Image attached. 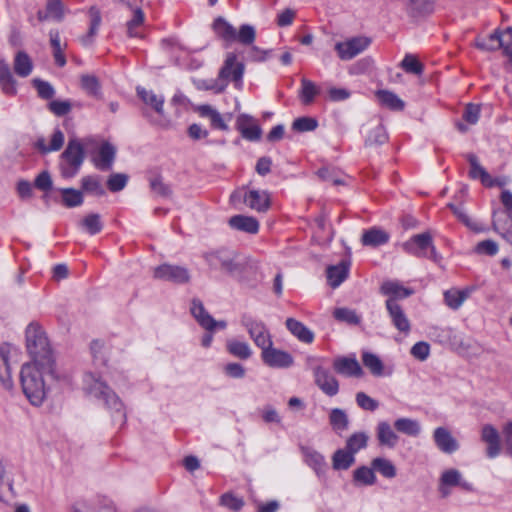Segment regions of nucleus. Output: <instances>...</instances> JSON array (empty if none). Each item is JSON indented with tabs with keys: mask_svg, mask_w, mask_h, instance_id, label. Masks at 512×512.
Instances as JSON below:
<instances>
[{
	"mask_svg": "<svg viewBox=\"0 0 512 512\" xmlns=\"http://www.w3.org/2000/svg\"><path fill=\"white\" fill-rule=\"evenodd\" d=\"M45 9L56 21H61L64 17V6L61 0H47Z\"/></svg>",
	"mask_w": 512,
	"mask_h": 512,
	"instance_id": "nucleus-64",
	"label": "nucleus"
},
{
	"mask_svg": "<svg viewBox=\"0 0 512 512\" xmlns=\"http://www.w3.org/2000/svg\"><path fill=\"white\" fill-rule=\"evenodd\" d=\"M316 385L328 396H335L339 391L338 380L330 371L322 366H316L313 369Z\"/></svg>",
	"mask_w": 512,
	"mask_h": 512,
	"instance_id": "nucleus-15",
	"label": "nucleus"
},
{
	"mask_svg": "<svg viewBox=\"0 0 512 512\" xmlns=\"http://www.w3.org/2000/svg\"><path fill=\"white\" fill-rule=\"evenodd\" d=\"M229 225L239 231L255 234L259 230V222L251 216L235 215L229 219Z\"/></svg>",
	"mask_w": 512,
	"mask_h": 512,
	"instance_id": "nucleus-33",
	"label": "nucleus"
},
{
	"mask_svg": "<svg viewBox=\"0 0 512 512\" xmlns=\"http://www.w3.org/2000/svg\"><path fill=\"white\" fill-rule=\"evenodd\" d=\"M388 140V135L383 127V125L379 124L374 129H372L365 141L366 145H382Z\"/></svg>",
	"mask_w": 512,
	"mask_h": 512,
	"instance_id": "nucleus-58",
	"label": "nucleus"
},
{
	"mask_svg": "<svg viewBox=\"0 0 512 512\" xmlns=\"http://www.w3.org/2000/svg\"><path fill=\"white\" fill-rule=\"evenodd\" d=\"M261 358L268 367L277 369L289 368L294 363V359L290 353L274 348L273 345L261 351Z\"/></svg>",
	"mask_w": 512,
	"mask_h": 512,
	"instance_id": "nucleus-13",
	"label": "nucleus"
},
{
	"mask_svg": "<svg viewBox=\"0 0 512 512\" xmlns=\"http://www.w3.org/2000/svg\"><path fill=\"white\" fill-rule=\"evenodd\" d=\"M481 440L487 445L486 455L489 458L497 457L501 452L500 435L498 430L490 425L485 424L481 429Z\"/></svg>",
	"mask_w": 512,
	"mask_h": 512,
	"instance_id": "nucleus-18",
	"label": "nucleus"
},
{
	"mask_svg": "<svg viewBox=\"0 0 512 512\" xmlns=\"http://www.w3.org/2000/svg\"><path fill=\"white\" fill-rule=\"evenodd\" d=\"M318 93L319 88L312 81L306 78L301 80L300 99L303 104L312 103Z\"/></svg>",
	"mask_w": 512,
	"mask_h": 512,
	"instance_id": "nucleus-54",
	"label": "nucleus"
},
{
	"mask_svg": "<svg viewBox=\"0 0 512 512\" xmlns=\"http://www.w3.org/2000/svg\"><path fill=\"white\" fill-rule=\"evenodd\" d=\"M400 67L406 72L414 75H421L424 70L423 64L413 54H406L400 63Z\"/></svg>",
	"mask_w": 512,
	"mask_h": 512,
	"instance_id": "nucleus-51",
	"label": "nucleus"
},
{
	"mask_svg": "<svg viewBox=\"0 0 512 512\" xmlns=\"http://www.w3.org/2000/svg\"><path fill=\"white\" fill-rule=\"evenodd\" d=\"M90 350L95 366H106L107 363V348L105 344L100 340H94L91 342Z\"/></svg>",
	"mask_w": 512,
	"mask_h": 512,
	"instance_id": "nucleus-50",
	"label": "nucleus"
},
{
	"mask_svg": "<svg viewBox=\"0 0 512 512\" xmlns=\"http://www.w3.org/2000/svg\"><path fill=\"white\" fill-rule=\"evenodd\" d=\"M203 257L210 268L236 279H240L246 270L247 261L234 250L222 248L205 253Z\"/></svg>",
	"mask_w": 512,
	"mask_h": 512,
	"instance_id": "nucleus-4",
	"label": "nucleus"
},
{
	"mask_svg": "<svg viewBox=\"0 0 512 512\" xmlns=\"http://www.w3.org/2000/svg\"><path fill=\"white\" fill-rule=\"evenodd\" d=\"M302 453L306 464L310 466L318 476L325 474L327 463L322 454L310 447L302 448Z\"/></svg>",
	"mask_w": 512,
	"mask_h": 512,
	"instance_id": "nucleus-29",
	"label": "nucleus"
},
{
	"mask_svg": "<svg viewBox=\"0 0 512 512\" xmlns=\"http://www.w3.org/2000/svg\"><path fill=\"white\" fill-rule=\"evenodd\" d=\"M333 316L337 321L349 325H358L361 322V316L358 315L355 310L346 307L336 308L333 312Z\"/></svg>",
	"mask_w": 512,
	"mask_h": 512,
	"instance_id": "nucleus-48",
	"label": "nucleus"
},
{
	"mask_svg": "<svg viewBox=\"0 0 512 512\" xmlns=\"http://www.w3.org/2000/svg\"><path fill=\"white\" fill-rule=\"evenodd\" d=\"M33 63L29 55L24 51H19L14 59V71L20 77H27L31 74Z\"/></svg>",
	"mask_w": 512,
	"mask_h": 512,
	"instance_id": "nucleus-39",
	"label": "nucleus"
},
{
	"mask_svg": "<svg viewBox=\"0 0 512 512\" xmlns=\"http://www.w3.org/2000/svg\"><path fill=\"white\" fill-rule=\"evenodd\" d=\"M368 435L365 432H357L352 434L346 441V449L354 455L367 446Z\"/></svg>",
	"mask_w": 512,
	"mask_h": 512,
	"instance_id": "nucleus-53",
	"label": "nucleus"
},
{
	"mask_svg": "<svg viewBox=\"0 0 512 512\" xmlns=\"http://www.w3.org/2000/svg\"><path fill=\"white\" fill-rule=\"evenodd\" d=\"M199 115L201 117L207 118L210 121V124L213 128L227 131L228 125L226 124V121L224 119V116H222L216 109H214L210 105H201L198 108Z\"/></svg>",
	"mask_w": 512,
	"mask_h": 512,
	"instance_id": "nucleus-34",
	"label": "nucleus"
},
{
	"mask_svg": "<svg viewBox=\"0 0 512 512\" xmlns=\"http://www.w3.org/2000/svg\"><path fill=\"white\" fill-rule=\"evenodd\" d=\"M371 40L367 37H354L344 42H338L335 50L341 60H351L368 48Z\"/></svg>",
	"mask_w": 512,
	"mask_h": 512,
	"instance_id": "nucleus-12",
	"label": "nucleus"
},
{
	"mask_svg": "<svg viewBox=\"0 0 512 512\" xmlns=\"http://www.w3.org/2000/svg\"><path fill=\"white\" fill-rule=\"evenodd\" d=\"M150 188L156 195L163 198H169L172 194L171 187L164 183L160 176L150 179Z\"/></svg>",
	"mask_w": 512,
	"mask_h": 512,
	"instance_id": "nucleus-59",
	"label": "nucleus"
},
{
	"mask_svg": "<svg viewBox=\"0 0 512 512\" xmlns=\"http://www.w3.org/2000/svg\"><path fill=\"white\" fill-rule=\"evenodd\" d=\"M385 305L393 326L399 332L408 334L411 329L410 321L399 303L387 299Z\"/></svg>",
	"mask_w": 512,
	"mask_h": 512,
	"instance_id": "nucleus-16",
	"label": "nucleus"
},
{
	"mask_svg": "<svg viewBox=\"0 0 512 512\" xmlns=\"http://www.w3.org/2000/svg\"><path fill=\"white\" fill-rule=\"evenodd\" d=\"M26 347L32 358L30 363H36L44 371L52 372L55 361L45 332L35 324L26 328Z\"/></svg>",
	"mask_w": 512,
	"mask_h": 512,
	"instance_id": "nucleus-3",
	"label": "nucleus"
},
{
	"mask_svg": "<svg viewBox=\"0 0 512 512\" xmlns=\"http://www.w3.org/2000/svg\"><path fill=\"white\" fill-rule=\"evenodd\" d=\"M90 27L88 33L81 38V43L84 46H89L93 42V38L98 32L102 18L100 10L96 6L89 9Z\"/></svg>",
	"mask_w": 512,
	"mask_h": 512,
	"instance_id": "nucleus-35",
	"label": "nucleus"
},
{
	"mask_svg": "<svg viewBox=\"0 0 512 512\" xmlns=\"http://www.w3.org/2000/svg\"><path fill=\"white\" fill-rule=\"evenodd\" d=\"M470 176L474 179H480L481 183L487 187L502 186L503 183L493 179L490 174L479 164L475 155L469 156Z\"/></svg>",
	"mask_w": 512,
	"mask_h": 512,
	"instance_id": "nucleus-26",
	"label": "nucleus"
},
{
	"mask_svg": "<svg viewBox=\"0 0 512 512\" xmlns=\"http://www.w3.org/2000/svg\"><path fill=\"white\" fill-rule=\"evenodd\" d=\"M402 248L408 254L417 257H431L434 261L438 260L429 232L414 235L402 244Z\"/></svg>",
	"mask_w": 512,
	"mask_h": 512,
	"instance_id": "nucleus-9",
	"label": "nucleus"
},
{
	"mask_svg": "<svg viewBox=\"0 0 512 512\" xmlns=\"http://www.w3.org/2000/svg\"><path fill=\"white\" fill-rule=\"evenodd\" d=\"M377 439L381 445L393 448L397 444L398 436L389 423L382 421L377 425Z\"/></svg>",
	"mask_w": 512,
	"mask_h": 512,
	"instance_id": "nucleus-36",
	"label": "nucleus"
},
{
	"mask_svg": "<svg viewBox=\"0 0 512 512\" xmlns=\"http://www.w3.org/2000/svg\"><path fill=\"white\" fill-rule=\"evenodd\" d=\"M334 370L346 377H361L363 369L355 357H337L333 361Z\"/></svg>",
	"mask_w": 512,
	"mask_h": 512,
	"instance_id": "nucleus-19",
	"label": "nucleus"
},
{
	"mask_svg": "<svg viewBox=\"0 0 512 512\" xmlns=\"http://www.w3.org/2000/svg\"><path fill=\"white\" fill-rule=\"evenodd\" d=\"M212 28L217 37L226 43L229 44L236 41V29L225 18L217 17L212 24Z\"/></svg>",
	"mask_w": 512,
	"mask_h": 512,
	"instance_id": "nucleus-31",
	"label": "nucleus"
},
{
	"mask_svg": "<svg viewBox=\"0 0 512 512\" xmlns=\"http://www.w3.org/2000/svg\"><path fill=\"white\" fill-rule=\"evenodd\" d=\"M115 156V147L108 142H104L100 146L97 156L93 158V163L97 169L101 171H109L113 166Z\"/></svg>",
	"mask_w": 512,
	"mask_h": 512,
	"instance_id": "nucleus-21",
	"label": "nucleus"
},
{
	"mask_svg": "<svg viewBox=\"0 0 512 512\" xmlns=\"http://www.w3.org/2000/svg\"><path fill=\"white\" fill-rule=\"evenodd\" d=\"M256 38L255 28L250 24H243L236 30V41L242 45H251Z\"/></svg>",
	"mask_w": 512,
	"mask_h": 512,
	"instance_id": "nucleus-56",
	"label": "nucleus"
},
{
	"mask_svg": "<svg viewBox=\"0 0 512 512\" xmlns=\"http://www.w3.org/2000/svg\"><path fill=\"white\" fill-rule=\"evenodd\" d=\"M49 36H50V44L53 48V56L55 59V63L58 66L63 67L66 64V59L63 54V48L61 46L60 34L57 30H51L49 32Z\"/></svg>",
	"mask_w": 512,
	"mask_h": 512,
	"instance_id": "nucleus-46",
	"label": "nucleus"
},
{
	"mask_svg": "<svg viewBox=\"0 0 512 512\" xmlns=\"http://www.w3.org/2000/svg\"><path fill=\"white\" fill-rule=\"evenodd\" d=\"M45 376L55 379V366H53L52 372L44 371L36 363H25L21 368L20 381L23 392L31 404L35 406L41 405L46 397Z\"/></svg>",
	"mask_w": 512,
	"mask_h": 512,
	"instance_id": "nucleus-2",
	"label": "nucleus"
},
{
	"mask_svg": "<svg viewBox=\"0 0 512 512\" xmlns=\"http://www.w3.org/2000/svg\"><path fill=\"white\" fill-rule=\"evenodd\" d=\"M60 192L62 194V202L68 208L77 207L83 203V195L80 190L63 188Z\"/></svg>",
	"mask_w": 512,
	"mask_h": 512,
	"instance_id": "nucleus-49",
	"label": "nucleus"
},
{
	"mask_svg": "<svg viewBox=\"0 0 512 512\" xmlns=\"http://www.w3.org/2000/svg\"><path fill=\"white\" fill-rule=\"evenodd\" d=\"M139 0L133 1L132 6L127 7L131 11V18L126 22V34L131 38H141L142 28L145 22V13L139 5Z\"/></svg>",
	"mask_w": 512,
	"mask_h": 512,
	"instance_id": "nucleus-14",
	"label": "nucleus"
},
{
	"mask_svg": "<svg viewBox=\"0 0 512 512\" xmlns=\"http://www.w3.org/2000/svg\"><path fill=\"white\" fill-rule=\"evenodd\" d=\"M81 186L85 192L92 193L97 196H103L105 190L101 184L99 176H85L81 179Z\"/></svg>",
	"mask_w": 512,
	"mask_h": 512,
	"instance_id": "nucleus-52",
	"label": "nucleus"
},
{
	"mask_svg": "<svg viewBox=\"0 0 512 512\" xmlns=\"http://www.w3.org/2000/svg\"><path fill=\"white\" fill-rule=\"evenodd\" d=\"M138 97L143 103L153 109L158 115L164 114V96L156 94L152 90H147L144 87H137L136 89Z\"/></svg>",
	"mask_w": 512,
	"mask_h": 512,
	"instance_id": "nucleus-25",
	"label": "nucleus"
},
{
	"mask_svg": "<svg viewBox=\"0 0 512 512\" xmlns=\"http://www.w3.org/2000/svg\"><path fill=\"white\" fill-rule=\"evenodd\" d=\"M244 202L253 210L266 212L270 207V194L265 190H250L245 194Z\"/></svg>",
	"mask_w": 512,
	"mask_h": 512,
	"instance_id": "nucleus-23",
	"label": "nucleus"
},
{
	"mask_svg": "<svg viewBox=\"0 0 512 512\" xmlns=\"http://www.w3.org/2000/svg\"><path fill=\"white\" fill-rule=\"evenodd\" d=\"M0 85L5 94H16V81L7 63H0Z\"/></svg>",
	"mask_w": 512,
	"mask_h": 512,
	"instance_id": "nucleus-38",
	"label": "nucleus"
},
{
	"mask_svg": "<svg viewBox=\"0 0 512 512\" xmlns=\"http://www.w3.org/2000/svg\"><path fill=\"white\" fill-rule=\"evenodd\" d=\"M191 314L198 324L206 331L213 332L215 329H225L227 323L223 320L216 321L205 309L203 303L199 299H193L190 307Z\"/></svg>",
	"mask_w": 512,
	"mask_h": 512,
	"instance_id": "nucleus-11",
	"label": "nucleus"
},
{
	"mask_svg": "<svg viewBox=\"0 0 512 512\" xmlns=\"http://www.w3.org/2000/svg\"><path fill=\"white\" fill-rule=\"evenodd\" d=\"M83 390L86 394L100 400L111 411L114 422L123 425L126 421V411L121 399L102 381L99 373L87 371L83 376Z\"/></svg>",
	"mask_w": 512,
	"mask_h": 512,
	"instance_id": "nucleus-1",
	"label": "nucleus"
},
{
	"mask_svg": "<svg viewBox=\"0 0 512 512\" xmlns=\"http://www.w3.org/2000/svg\"><path fill=\"white\" fill-rule=\"evenodd\" d=\"M374 471L380 473L383 477L391 479L396 476V467L389 459L377 457L371 462Z\"/></svg>",
	"mask_w": 512,
	"mask_h": 512,
	"instance_id": "nucleus-45",
	"label": "nucleus"
},
{
	"mask_svg": "<svg viewBox=\"0 0 512 512\" xmlns=\"http://www.w3.org/2000/svg\"><path fill=\"white\" fill-rule=\"evenodd\" d=\"M362 362L372 375L380 377L384 374L383 362L376 354L371 352H363Z\"/></svg>",
	"mask_w": 512,
	"mask_h": 512,
	"instance_id": "nucleus-41",
	"label": "nucleus"
},
{
	"mask_svg": "<svg viewBox=\"0 0 512 512\" xmlns=\"http://www.w3.org/2000/svg\"><path fill=\"white\" fill-rule=\"evenodd\" d=\"M380 291L388 299L398 302L399 299H405L413 294V290L402 286L396 281H386L381 285Z\"/></svg>",
	"mask_w": 512,
	"mask_h": 512,
	"instance_id": "nucleus-30",
	"label": "nucleus"
},
{
	"mask_svg": "<svg viewBox=\"0 0 512 512\" xmlns=\"http://www.w3.org/2000/svg\"><path fill=\"white\" fill-rule=\"evenodd\" d=\"M397 431L408 436L416 437L421 432V425L417 420L410 418H399L394 422Z\"/></svg>",
	"mask_w": 512,
	"mask_h": 512,
	"instance_id": "nucleus-40",
	"label": "nucleus"
},
{
	"mask_svg": "<svg viewBox=\"0 0 512 512\" xmlns=\"http://www.w3.org/2000/svg\"><path fill=\"white\" fill-rule=\"evenodd\" d=\"M493 228L512 244V215L505 212H494Z\"/></svg>",
	"mask_w": 512,
	"mask_h": 512,
	"instance_id": "nucleus-27",
	"label": "nucleus"
},
{
	"mask_svg": "<svg viewBox=\"0 0 512 512\" xmlns=\"http://www.w3.org/2000/svg\"><path fill=\"white\" fill-rule=\"evenodd\" d=\"M433 7V0H409L407 12L413 17H418L431 13Z\"/></svg>",
	"mask_w": 512,
	"mask_h": 512,
	"instance_id": "nucleus-42",
	"label": "nucleus"
},
{
	"mask_svg": "<svg viewBox=\"0 0 512 512\" xmlns=\"http://www.w3.org/2000/svg\"><path fill=\"white\" fill-rule=\"evenodd\" d=\"M85 159V153L81 142L72 138L60 156L59 168L64 178H72L77 175Z\"/></svg>",
	"mask_w": 512,
	"mask_h": 512,
	"instance_id": "nucleus-6",
	"label": "nucleus"
},
{
	"mask_svg": "<svg viewBox=\"0 0 512 512\" xmlns=\"http://www.w3.org/2000/svg\"><path fill=\"white\" fill-rule=\"evenodd\" d=\"M79 225L84 231H86L90 235L98 234L103 229L101 216L98 213L88 214L81 220Z\"/></svg>",
	"mask_w": 512,
	"mask_h": 512,
	"instance_id": "nucleus-44",
	"label": "nucleus"
},
{
	"mask_svg": "<svg viewBox=\"0 0 512 512\" xmlns=\"http://www.w3.org/2000/svg\"><path fill=\"white\" fill-rule=\"evenodd\" d=\"M353 479L355 482L366 486L375 484L377 480L372 466H361L357 468L353 473Z\"/></svg>",
	"mask_w": 512,
	"mask_h": 512,
	"instance_id": "nucleus-47",
	"label": "nucleus"
},
{
	"mask_svg": "<svg viewBox=\"0 0 512 512\" xmlns=\"http://www.w3.org/2000/svg\"><path fill=\"white\" fill-rule=\"evenodd\" d=\"M390 235L380 227H372L363 231L361 243L367 247H379L388 243Z\"/></svg>",
	"mask_w": 512,
	"mask_h": 512,
	"instance_id": "nucleus-24",
	"label": "nucleus"
},
{
	"mask_svg": "<svg viewBox=\"0 0 512 512\" xmlns=\"http://www.w3.org/2000/svg\"><path fill=\"white\" fill-rule=\"evenodd\" d=\"M253 121L250 115L240 114L236 120V127L245 139L257 141L261 137V128Z\"/></svg>",
	"mask_w": 512,
	"mask_h": 512,
	"instance_id": "nucleus-20",
	"label": "nucleus"
},
{
	"mask_svg": "<svg viewBox=\"0 0 512 512\" xmlns=\"http://www.w3.org/2000/svg\"><path fill=\"white\" fill-rule=\"evenodd\" d=\"M472 291V287L450 290V308L458 309L470 297Z\"/></svg>",
	"mask_w": 512,
	"mask_h": 512,
	"instance_id": "nucleus-57",
	"label": "nucleus"
},
{
	"mask_svg": "<svg viewBox=\"0 0 512 512\" xmlns=\"http://www.w3.org/2000/svg\"><path fill=\"white\" fill-rule=\"evenodd\" d=\"M355 462V455L346 448L338 449L332 457V466L335 470H347Z\"/></svg>",
	"mask_w": 512,
	"mask_h": 512,
	"instance_id": "nucleus-37",
	"label": "nucleus"
},
{
	"mask_svg": "<svg viewBox=\"0 0 512 512\" xmlns=\"http://www.w3.org/2000/svg\"><path fill=\"white\" fill-rule=\"evenodd\" d=\"M508 39H510V43H512L511 28L506 29V31H504L501 34L498 31H495L487 37L478 39L476 45L479 49L485 51H495L500 48H503Z\"/></svg>",
	"mask_w": 512,
	"mask_h": 512,
	"instance_id": "nucleus-17",
	"label": "nucleus"
},
{
	"mask_svg": "<svg viewBox=\"0 0 512 512\" xmlns=\"http://www.w3.org/2000/svg\"><path fill=\"white\" fill-rule=\"evenodd\" d=\"M63 143H64V134L62 133V131L57 129L54 131V133L52 135L49 147L45 146L43 139L38 141V147L43 152L58 151L63 146Z\"/></svg>",
	"mask_w": 512,
	"mask_h": 512,
	"instance_id": "nucleus-60",
	"label": "nucleus"
},
{
	"mask_svg": "<svg viewBox=\"0 0 512 512\" xmlns=\"http://www.w3.org/2000/svg\"><path fill=\"white\" fill-rule=\"evenodd\" d=\"M380 103L391 110L401 111L404 109V102L393 92L379 90L376 93Z\"/></svg>",
	"mask_w": 512,
	"mask_h": 512,
	"instance_id": "nucleus-43",
	"label": "nucleus"
},
{
	"mask_svg": "<svg viewBox=\"0 0 512 512\" xmlns=\"http://www.w3.org/2000/svg\"><path fill=\"white\" fill-rule=\"evenodd\" d=\"M245 66L242 62L237 61V55L233 52L226 54L224 63L219 71L218 78L211 80L205 86L206 89L213 90L215 93H221L225 90L229 81L234 82L236 88L242 87V79Z\"/></svg>",
	"mask_w": 512,
	"mask_h": 512,
	"instance_id": "nucleus-5",
	"label": "nucleus"
},
{
	"mask_svg": "<svg viewBox=\"0 0 512 512\" xmlns=\"http://www.w3.org/2000/svg\"><path fill=\"white\" fill-rule=\"evenodd\" d=\"M318 122L311 117H300L294 120L292 128L298 132L313 131L317 128Z\"/></svg>",
	"mask_w": 512,
	"mask_h": 512,
	"instance_id": "nucleus-63",
	"label": "nucleus"
},
{
	"mask_svg": "<svg viewBox=\"0 0 512 512\" xmlns=\"http://www.w3.org/2000/svg\"><path fill=\"white\" fill-rule=\"evenodd\" d=\"M330 424L334 430L343 431L348 428V417L344 410L334 408L329 415Z\"/></svg>",
	"mask_w": 512,
	"mask_h": 512,
	"instance_id": "nucleus-55",
	"label": "nucleus"
},
{
	"mask_svg": "<svg viewBox=\"0 0 512 512\" xmlns=\"http://www.w3.org/2000/svg\"><path fill=\"white\" fill-rule=\"evenodd\" d=\"M226 350L230 355L240 360H247L253 354L252 348L248 342L235 338L226 341Z\"/></svg>",
	"mask_w": 512,
	"mask_h": 512,
	"instance_id": "nucleus-32",
	"label": "nucleus"
},
{
	"mask_svg": "<svg viewBox=\"0 0 512 512\" xmlns=\"http://www.w3.org/2000/svg\"><path fill=\"white\" fill-rule=\"evenodd\" d=\"M241 325L246 329L248 335L254 342V344L261 349L269 348L273 345L272 335L267 325L251 316L250 314L244 313L241 316Z\"/></svg>",
	"mask_w": 512,
	"mask_h": 512,
	"instance_id": "nucleus-7",
	"label": "nucleus"
},
{
	"mask_svg": "<svg viewBox=\"0 0 512 512\" xmlns=\"http://www.w3.org/2000/svg\"><path fill=\"white\" fill-rule=\"evenodd\" d=\"M81 86L89 95L98 96L100 94V83L94 75H83Z\"/></svg>",
	"mask_w": 512,
	"mask_h": 512,
	"instance_id": "nucleus-61",
	"label": "nucleus"
},
{
	"mask_svg": "<svg viewBox=\"0 0 512 512\" xmlns=\"http://www.w3.org/2000/svg\"><path fill=\"white\" fill-rule=\"evenodd\" d=\"M153 278L176 285L188 284L191 280L190 270L182 265L163 263L153 268Z\"/></svg>",
	"mask_w": 512,
	"mask_h": 512,
	"instance_id": "nucleus-8",
	"label": "nucleus"
},
{
	"mask_svg": "<svg viewBox=\"0 0 512 512\" xmlns=\"http://www.w3.org/2000/svg\"><path fill=\"white\" fill-rule=\"evenodd\" d=\"M350 266V259H343L339 264L327 268V279L332 288H337L347 279Z\"/></svg>",
	"mask_w": 512,
	"mask_h": 512,
	"instance_id": "nucleus-22",
	"label": "nucleus"
},
{
	"mask_svg": "<svg viewBox=\"0 0 512 512\" xmlns=\"http://www.w3.org/2000/svg\"><path fill=\"white\" fill-rule=\"evenodd\" d=\"M17 356V349L9 343H0V382L6 389L13 386L12 360Z\"/></svg>",
	"mask_w": 512,
	"mask_h": 512,
	"instance_id": "nucleus-10",
	"label": "nucleus"
},
{
	"mask_svg": "<svg viewBox=\"0 0 512 512\" xmlns=\"http://www.w3.org/2000/svg\"><path fill=\"white\" fill-rule=\"evenodd\" d=\"M128 176L123 173H113L107 180V187L111 192L123 190L127 184Z\"/></svg>",
	"mask_w": 512,
	"mask_h": 512,
	"instance_id": "nucleus-62",
	"label": "nucleus"
},
{
	"mask_svg": "<svg viewBox=\"0 0 512 512\" xmlns=\"http://www.w3.org/2000/svg\"><path fill=\"white\" fill-rule=\"evenodd\" d=\"M285 325L288 331L293 336H295L299 341L306 344H310L313 342L314 333L302 322L294 318H288L285 322Z\"/></svg>",
	"mask_w": 512,
	"mask_h": 512,
	"instance_id": "nucleus-28",
	"label": "nucleus"
}]
</instances>
